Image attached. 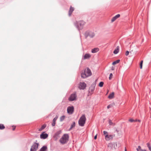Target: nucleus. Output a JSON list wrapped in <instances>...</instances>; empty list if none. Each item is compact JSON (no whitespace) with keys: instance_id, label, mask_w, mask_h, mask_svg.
Wrapping results in <instances>:
<instances>
[{"instance_id":"17","label":"nucleus","mask_w":151,"mask_h":151,"mask_svg":"<svg viewBox=\"0 0 151 151\" xmlns=\"http://www.w3.org/2000/svg\"><path fill=\"white\" fill-rule=\"evenodd\" d=\"M91 57V55L89 54H86L83 56V59H88Z\"/></svg>"},{"instance_id":"41","label":"nucleus","mask_w":151,"mask_h":151,"mask_svg":"<svg viewBox=\"0 0 151 151\" xmlns=\"http://www.w3.org/2000/svg\"><path fill=\"white\" fill-rule=\"evenodd\" d=\"M125 151H127V149H126V147L125 148Z\"/></svg>"},{"instance_id":"30","label":"nucleus","mask_w":151,"mask_h":151,"mask_svg":"<svg viewBox=\"0 0 151 151\" xmlns=\"http://www.w3.org/2000/svg\"><path fill=\"white\" fill-rule=\"evenodd\" d=\"M104 84V82H100L99 84V86L100 87H102L103 86Z\"/></svg>"},{"instance_id":"40","label":"nucleus","mask_w":151,"mask_h":151,"mask_svg":"<svg viewBox=\"0 0 151 151\" xmlns=\"http://www.w3.org/2000/svg\"><path fill=\"white\" fill-rule=\"evenodd\" d=\"M135 120H137L136 122H141V121L140 120L135 119Z\"/></svg>"},{"instance_id":"39","label":"nucleus","mask_w":151,"mask_h":151,"mask_svg":"<svg viewBox=\"0 0 151 151\" xmlns=\"http://www.w3.org/2000/svg\"><path fill=\"white\" fill-rule=\"evenodd\" d=\"M97 135H96L95 136H94V139H96L97 138Z\"/></svg>"},{"instance_id":"11","label":"nucleus","mask_w":151,"mask_h":151,"mask_svg":"<svg viewBox=\"0 0 151 151\" xmlns=\"http://www.w3.org/2000/svg\"><path fill=\"white\" fill-rule=\"evenodd\" d=\"M62 131L60 130L54 134L53 137L56 140H57L60 137V135Z\"/></svg>"},{"instance_id":"21","label":"nucleus","mask_w":151,"mask_h":151,"mask_svg":"<svg viewBox=\"0 0 151 151\" xmlns=\"http://www.w3.org/2000/svg\"><path fill=\"white\" fill-rule=\"evenodd\" d=\"M114 96V92H112L110 94L108 97V98L109 99H113Z\"/></svg>"},{"instance_id":"14","label":"nucleus","mask_w":151,"mask_h":151,"mask_svg":"<svg viewBox=\"0 0 151 151\" xmlns=\"http://www.w3.org/2000/svg\"><path fill=\"white\" fill-rule=\"evenodd\" d=\"M120 17V15L119 14H117L114 17H113L111 19V22H113L116 19L119 17Z\"/></svg>"},{"instance_id":"27","label":"nucleus","mask_w":151,"mask_h":151,"mask_svg":"<svg viewBox=\"0 0 151 151\" xmlns=\"http://www.w3.org/2000/svg\"><path fill=\"white\" fill-rule=\"evenodd\" d=\"M5 127L4 125L2 124H0V129H3L5 128Z\"/></svg>"},{"instance_id":"1","label":"nucleus","mask_w":151,"mask_h":151,"mask_svg":"<svg viewBox=\"0 0 151 151\" xmlns=\"http://www.w3.org/2000/svg\"><path fill=\"white\" fill-rule=\"evenodd\" d=\"M92 73L91 70L87 68L84 70L83 72H82L81 74V76L83 78H85L91 76Z\"/></svg>"},{"instance_id":"23","label":"nucleus","mask_w":151,"mask_h":151,"mask_svg":"<svg viewBox=\"0 0 151 151\" xmlns=\"http://www.w3.org/2000/svg\"><path fill=\"white\" fill-rule=\"evenodd\" d=\"M137 151H146L145 150H142L141 149L140 146H139L138 148H137Z\"/></svg>"},{"instance_id":"8","label":"nucleus","mask_w":151,"mask_h":151,"mask_svg":"<svg viewBox=\"0 0 151 151\" xmlns=\"http://www.w3.org/2000/svg\"><path fill=\"white\" fill-rule=\"evenodd\" d=\"M77 95L76 92L73 93L71 94L68 98V100L70 101L76 100V99Z\"/></svg>"},{"instance_id":"6","label":"nucleus","mask_w":151,"mask_h":151,"mask_svg":"<svg viewBox=\"0 0 151 151\" xmlns=\"http://www.w3.org/2000/svg\"><path fill=\"white\" fill-rule=\"evenodd\" d=\"M96 85V84H93L91 85V86L90 87L88 91L89 95H91L93 93V92L95 88Z\"/></svg>"},{"instance_id":"10","label":"nucleus","mask_w":151,"mask_h":151,"mask_svg":"<svg viewBox=\"0 0 151 151\" xmlns=\"http://www.w3.org/2000/svg\"><path fill=\"white\" fill-rule=\"evenodd\" d=\"M86 86V84L84 82H81L79 84L78 88L80 89L83 90Z\"/></svg>"},{"instance_id":"24","label":"nucleus","mask_w":151,"mask_h":151,"mask_svg":"<svg viewBox=\"0 0 151 151\" xmlns=\"http://www.w3.org/2000/svg\"><path fill=\"white\" fill-rule=\"evenodd\" d=\"M109 123L110 125L114 126L115 125V124L112 122L110 119H109Z\"/></svg>"},{"instance_id":"15","label":"nucleus","mask_w":151,"mask_h":151,"mask_svg":"<svg viewBox=\"0 0 151 151\" xmlns=\"http://www.w3.org/2000/svg\"><path fill=\"white\" fill-rule=\"evenodd\" d=\"M58 118V116H56L53 119L52 122V125L53 127L55 125V122L57 119Z\"/></svg>"},{"instance_id":"26","label":"nucleus","mask_w":151,"mask_h":151,"mask_svg":"<svg viewBox=\"0 0 151 151\" xmlns=\"http://www.w3.org/2000/svg\"><path fill=\"white\" fill-rule=\"evenodd\" d=\"M46 125L45 124L43 125L41 128L39 129V131H41L42 130L44 129L46 127Z\"/></svg>"},{"instance_id":"9","label":"nucleus","mask_w":151,"mask_h":151,"mask_svg":"<svg viewBox=\"0 0 151 151\" xmlns=\"http://www.w3.org/2000/svg\"><path fill=\"white\" fill-rule=\"evenodd\" d=\"M74 108L73 106H69L67 108V111L70 114H72L74 112Z\"/></svg>"},{"instance_id":"3","label":"nucleus","mask_w":151,"mask_h":151,"mask_svg":"<svg viewBox=\"0 0 151 151\" xmlns=\"http://www.w3.org/2000/svg\"><path fill=\"white\" fill-rule=\"evenodd\" d=\"M69 135L68 134H65L60 139V142L62 144L67 143L69 139Z\"/></svg>"},{"instance_id":"42","label":"nucleus","mask_w":151,"mask_h":151,"mask_svg":"<svg viewBox=\"0 0 151 151\" xmlns=\"http://www.w3.org/2000/svg\"><path fill=\"white\" fill-rule=\"evenodd\" d=\"M150 150V151H151V149Z\"/></svg>"},{"instance_id":"28","label":"nucleus","mask_w":151,"mask_h":151,"mask_svg":"<svg viewBox=\"0 0 151 151\" xmlns=\"http://www.w3.org/2000/svg\"><path fill=\"white\" fill-rule=\"evenodd\" d=\"M65 116H62L60 118V121L61 122L63 121L65 119Z\"/></svg>"},{"instance_id":"36","label":"nucleus","mask_w":151,"mask_h":151,"mask_svg":"<svg viewBox=\"0 0 151 151\" xmlns=\"http://www.w3.org/2000/svg\"><path fill=\"white\" fill-rule=\"evenodd\" d=\"M111 105H108L107 106V108L108 109H109V108H111Z\"/></svg>"},{"instance_id":"34","label":"nucleus","mask_w":151,"mask_h":151,"mask_svg":"<svg viewBox=\"0 0 151 151\" xmlns=\"http://www.w3.org/2000/svg\"><path fill=\"white\" fill-rule=\"evenodd\" d=\"M129 52L128 51H127L125 53V55L126 56H127L129 54Z\"/></svg>"},{"instance_id":"7","label":"nucleus","mask_w":151,"mask_h":151,"mask_svg":"<svg viewBox=\"0 0 151 151\" xmlns=\"http://www.w3.org/2000/svg\"><path fill=\"white\" fill-rule=\"evenodd\" d=\"M39 144L36 142L33 143L30 149V151H36L38 148Z\"/></svg>"},{"instance_id":"35","label":"nucleus","mask_w":151,"mask_h":151,"mask_svg":"<svg viewBox=\"0 0 151 151\" xmlns=\"http://www.w3.org/2000/svg\"><path fill=\"white\" fill-rule=\"evenodd\" d=\"M103 133H104V134L106 135V134H108L107 132L105 131H104Z\"/></svg>"},{"instance_id":"18","label":"nucleus","mask_w":151,"mask_h":151,"mask_svg":"<svg viewBox=\"0 0 151 151\" xmlns=\"http://www.w3.org/2000/svg\"><path fill=\"white\" fill-rule=\"evenodd\" d=\"M99 48L98 47L94 48L91 50V52L93 53H95L99 51Z\"/></svg>"},{"instance_id":"37","label":"nucleus","mask_w":151,"mask_h":151,"mask_svg":"<svg viewBox=\"0 0 151 151\" xmlns=\"http://www.w3.org/2000/svg\"><path fill=\"white\" fill-rule=\"evenodd\" d=\"M13 127V130L14 131L15 130V128H16V127L15 126H12Z\"/></svg>"},{"instance_id":"13","label":"nucleus","mask_w":151,"mask_h":151,"mask_svg":"<svg viewBox=\"0 0 151 151\" xmlns=\"http://www.w3.org/2000/svg\"><path fill=\"white\" fill-rule=\"evenodd\" d=\"M45 132H42L40 135L41 139H45L48 137V135L47 134H45Z\"/></svg>"},{"instance_id":"31","label":"nucleus","mask_w":151,"mask_h":151,"mask_svg":"<svg viewBox=\"0 0 151 151\" xmlns=\"http://www.w3.org/2000/svg\"><path fill=\"white\" fill-rule=\"evenodd\" d=\"M147 147H148L149 149V150H151V147L150 146V145L149 143H147Z\"/></svg>"},{"instance_id":"5","label":"nucleus","mask_w":151,"mask_h":151,"mask_svg":"<svg viewBox=\"0 0 151 151\" xmlns=\"http://www.w3.org/2000/svg\"><path fill=\"white\" fill-rule=\"evenodd\" d=\"M95 35L94 32L88 31L85 32L84 33V36L86 38H87L88 36L91 38L93 37Z\"/></svg>"},{"instance_id":"4","label":"nucleus","mask_w":151,"mask_h":151,"mask_svg":"<svg viewBox=\"0 0 151 151\" xmlns=\"http://www.w3.org/2000/svg\"><path fill=\"white\" fill-rule=\"evenodd\" d=\"M86 118L85 115H83L78 120V124L80 126H83L85 123Z\"/></svg>"},{"instance_id":"25","label":"nucleus","mask_w":151,"mask_h":151,"mask_svg":"<svg viewBox=\"0 0 151 151\" xmlns=\"http://www.w3.org/2000/svg\"><path fill=\"white\" fill-rule=\"evenodd\" d=\"M120 61L119 60H117L114 62H113L112 63V65H115L116 64L118 63Z\"/></svg>"},{"instance_id":"22","label":"nucleus","mask_w":151,"mask_h":151,"mask_svg":"<svg viewBox=\"0 0 151 151\" xmlns=\"http://www.w3.org/2000/svg\"><path fill=\"white\" fill-rule=\"evenodd\" d=\"M76 123L75 122H73V123L71 124L70 127L69 129V130H70L72 129L75 126Z\"/></svg>"},{"instance_id":"38","label":"nucleus","mask_w":151,"mask_h":151,"mask_svg":"<svg viewBox=\"0 0 151 151\" xmlns=\"http://www.w3.org/2000/svg\"><path fill=\"white\" fill-rule=\"evenodd\" d=\"M114 67L112 66L111 67V70H114Z\"/></svg>"},{"instance_id":"20","label":"nucleus","mask_w":151,"mask_h":151,"mask_svg":"<svg viewBox=\"0 0 151 151\" xmlns=\"http://www.w3.org/2000/svg\"><path fill=\"white\" fill-rule=\"evenodd\" d=\"M47 150V147L46 146H43L40 150V151H46Z\"/></svg>"},{"instance_id":"19","label":"nucleus","mask_w":151,"mask_h":151,"mask_svg":"<svg viewBox=\"0 0 151 151\" xmlns=\"http://www.w3.org/2000/svg\"><path fill=\"white\" fill-rule=\"evenodd\" d=\"M119 46H117L116 47V48L114 51L113 53L115 54H117L119 52Z\"/></svg>"},{"instance_id":"29","label":"nucleus","mask_w":151,"mask_h":151,"mask_svg":"<svg viewBox=\"0 0 151 151\" xmlns=\"http://www.w3.org/2000/svg\"><path fill=\"white\" fill-rule=\"evenodd\" d=\"M129 121L131 122H136L137 120H135L133 119H129Z\"/></svg>"},{"instance_id":"12","label":"nucleus","mask_w":151,"mask_h":151,"mask_svg":"<svg viewBox=\"0 0 151 151\" xmlns=\"http://www.w3.org/2000/svg\"><path fill=\"white\" fill-rule=\"evenodd\" d=\"M114 136L112 135L106 134L105 135V139L106 140H109L110 139H112Z\"/></svg>"},{"instance_id":"2","label":"nucleus","mask_w":151,"mask_h":151,"mask_svg":"<svg viewBox=\"0 0 151 151\" xmlns=\"http://www.w3.org/2000/svg\"><path fill=\"white\" fill-rule=\"evenodd\" d=\"M86 24V22L83 21H80L78 22H75L74 24L79 31L82 30L83 27V26Z\"/></svg>"},{"instance_id":"32","label":"nucleus","mask_w":151,"mask_h":151,"mask_svg":"<svg viewBox=\"0 0 151 151\" xmlns=\"http://www.w3.org/2000/svg\"><path fill=\"white\" fill-rule=\"evenodd\" d=\"M143 62V60H142V61H141L140 64V68L141 69H142V68Z\"/></svg>"},{"instance_id":"16","label":"nucleus","mask_w":151,"mask_h":151,"mask_svg":"<svg viewBox=\"0 0 151 151\" xmlns=\"http://www.w3.org/2000/svg\"><path fill=\"white\" fill-rule=\"evenodd\" d=\"M74 10V8L73 7H72L71 6L70 7V9L69 11V15L70 16L73 11Z\"/></svg>"},{"instance_id":"33","label":"nucleus","mask_w":151,"mask_h":151,"mask_svg":"<svg viewBox=\"0 0 151 151\" xmlns=\"http://www.w3.org/2000/svg\"><path fill=\"white\" fill-rule=\"evenodd\" d=\"M112 76H113L112 73H111L110 74L109 77V80H111L112 79Z\"/></svg>"}]
</instances>
